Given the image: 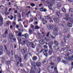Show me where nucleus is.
I'll return each instance as SVG.
<instances>
[{
	"label": "nucleus",
	"instance_id": "1",
	"mask_svg": "<svg viewBox=\"0 0 73 73\" xmlns=\"http://www.w3.org/2000/svg\"><path fill=\"white\" fill-rule=\"evenodd\" d=\"M67 40V38H66V37H64V39H62L61 40V45L63 46H66V40Z\"/></svg>",
	"mask_w": 73,
	"mask_h": 73
},
{
	"label": "nucleus",
	"instance_id": "2",
	"mask_svg": "<svg viewBox=\"0 0 73 73\" xmlns=\"http://www.w3.org/2000/svg\"><path fill=\"white\" fill-rule=\"evenodd\" d=\"M48 50V49L46 50H41L40 51L39 53H40L41 52H43L44 54V55L46 57H47L48 56V54L47 53V52Z\"/></svg>",
	"mask_w": 73,
	"mask_h": 73
},
{
	"label": "nucleus",
	"instance_id": "3",
	"mask_svg": "<svg viewBox=\"0 0 73 73\" xmlns=\"http://www.w3.org/2000/svg\"><path fill=\"white\" fill-rule=\"evenodd\" d=\"M4 46L5 50H6V52L8 54L10 55V50L9 48H7L6 45L4 44Z\"/></svg>",
	"mask_w": 73,
	"mask_h": 73
},
{
	"label": "nucleus",
	"instance_id": "4",
	"mask_svg": "<svg viewBox=\"0 0 73 73\" xmlns=\"http://www.w3.org/2000/svg\"><path fill=\"white\" fill-rule=\"evenodd\" d=\"M65 59L69 61H71L73 60V55L72 56H70L68 57H65Z\"/></svg>",
	"mask_w": 73,
	"mask_h": 73
},
{
	"label": "nucleus",
	"instance_id": "5",
	"mask_svg": "<svg viewBox=\"0 0 73 73\" xmlns=\"http://www.w3.org/2000/svg\"><path fill=\"white\" fill-rule=\"evenodd\" d=\"M36 70V68L34 66H32L31 68V70L30 71V73H35V71Z\"/></svg>",
	"mask_w": 73,
	"mask_h": 73
},
{
	"label": "nucleus",
	"instance_id": "6",
	"mask_svg": "<svg viewBox=\"0 0 73 73\" xmlns=\"http://www.w3.org/2000/svg\"><path fill=\"white\" fill-rule=\"evenodd\" d=\"M67 52L68 53V54L66 55L67 56H68L69 54H71L73 53V50H68Z\"/></svg>",
	"mask_w": 73,
	"mask_h": 73
},
{
	"label": "nucleus",
	"instance_id": "7",
	"mask_svg": "<svg viewBox=\"0 0 73 73\" xmlns=\"http://www.w3.org/2000/svg\"><path fill=\"white\" fill-rule=\"evenodd\" d=\"M57 15L58 17V18H60L62 17V13H61L60 12H56Z\"/></svg>",
	"mask_w": 73,
	"mask_h": 73
},
{
	"label": "nucleus",
	"instance_id": "8",
	"mask_svg": "<svg viewBox=\"0 0 73 73\" xmlns=\"http://www.w3.org/2000/svg\"><path fill=\"white\" fill-rule=\"evenodd\" d=\"M29 45H30L31 46V47L33 48H35V46H34V44L32 42H29Z\"/></svg>",
	"mask_w": 73,
	"mask_h": 73
},
{
	"label": "nucleus",
	"instance_id": "9",
	"mask_svg": "<svg viewBox=\"0 0 73 73\" xmlns=\"http://www.w3.org/2000/svg\"><path fill=\"white\" fill-rule=\"evenodd\" d=\"M65 50V49L63 48H61V50H60V53L61 54H63L64 53V51Z\"/></svg>",
	"mask_w": 73,
	"mask_h": 73
},
{
	"label": "nucleus",
	"instance_id": "10",
	"mask_svg": "<svg viewBox=\"0 0 73 73\" xmlns=\"http://www.w3.org/2000/svg\"><path fill=\"white\" fill-rule=\"evenodd\" d=\"M21 52H22L23 53H25L27 52V48H25L23 49H22L21 50Z\"/></svg>",
	"mask_w": 73,
	"mask_h": 73
},
{
	"label": "nucleus",
	"instance_id": "11",
	"mask_svg": "<svg viewBox=\"0 0 73 73\" xmlns=\"http://www.w3.org/2000/svg\"><path fill=\"white\" fill-rule=\"evenodd\" d=\"M42 65V64L40 62H37L36 64V65L37 66V67L39 68L40 67V66Z\"/></svg>",
	"mask_w": 73,
	"mask_h": 73
},
{
	"label": "nucleus",
	"instance_id": "12",
	"mask_svg": "<svg viewBox=\"0 0 73 73\" xmlns=\"http://www.w3.org/2000/svg\"><path fill=\"white\" fill-rule=\"evenodd\" d=\"M53 20H54L55 23H58V18H54L53 19Z\"/></svg>",
	"mask_w": 73,
	"mask_h": 73
},
{
	"label": "nucleus",
	"instance_id": "13",
	"mask_svg": "<svg viewBox=\"0 0 73 73\" xmlns=\"http://www.w3.org/2000/svg\"><path fill=\"white\" fill-rule=\"evenodd\" d=\"M44 41V40L42 39L41 40H40V44L41 45H43L44 44V42H43Z\"/></svg>",
	"mask_w": 73,
	"mask_h": 73
},
{
	"label": "nucleus",
	"instance_id": "14",
	"mask_svg": "<svg viewBox=\"0 0 73 73\" xmlns=\"http://www.w3.org/2000/svg\"><path fill=\"white\" fill-rule=\"evenodd\" d=\"M67 24L68 26L70 27H72V24L69 22H68L67 23Z\"/></svg>",
	"mask_w": 73,
	"mask_h": 73
},
{
	"label": "nucleus",
	"instance_id": "15",
	"mask_svg": "<svg viewBox=\"0 0 73 73\" xmlns=\"http://www.w3.org/2000/svg\"><path fill=\"white\" fill-rule=\"evenodd\" d=\"M9 36L10 40H11L12 39V38L14 37L13 35L11 33L10 34Z\"/></svg>",
	"mask_w": 73,
	"mask_h": 73
},
{
	"label": "nucleus",
	"instance_id": "16",
	"mask_svg": "<svg viewBox=\"0 0 73 73\" xmlns=\"http://www.w3.org/2000/svg\"><path fill=\"white\" fill-rule=\"evenodd\" d=\"M15 59L16 60H19V58H20L19 56H18V55H16L15 56Z\"/></svg>",
	"mask_w": 73,
	"mask_h": 73
},
{
	"label": "nucleus",
	"instance_id": "17",
	"mask_svg": "<svg viewBox=\"0 0 73 73\" xmlns=\"http://www.w3.org/2000/svg\"><path fill=\"white\" fill-rule=\"evenodd\" d=\"M31 64L32 65L34 66H33V67H35L36 66L35 65H36V63L35 62H31Z\"/></svg>",
	"mask_w": 73,
	"mask_h": 73
},
{
	"label": "nucleus",
	"instance_id": "18",
	"mask_svg": "<svg viewBox=\"0 0 73 73\" xmlns=\"http://www.w3.org/2000/svg\"><path fill=\"white\" fill-rule=\"evenodd\" d=\"M53 32H58V29L57 27H55L53 30Z\"/></svg>",
	"mask_w": 73,
	"mask_h": 73
},
{
	"label": "nucleus",
	"instance_id": "19",
	"mask_svg": "<svg viewBox=\"0 0 73 73\" xmlns=\"http://www.w3.org/2000/svg\"><path fill=\"white\" fill-rule=\"evenodd\" d=\"M57 7L58 8H60L61 6H62V4L61 3H58L57 4Z\"/></svg>",
	"mask_w": 73,
	"mask_h": 73
},
{
	"label": "nucleus",
	"instance_id": "20",
	"mask_svg": "<svg viewBox=\"0 0 73 73\" xmlns=\"http://www.w3.org/2000/svg\"><path fill=\"white\" fill-rule=\"evenodd\" d=\"M63 47H64V49H65V50L68 49L69 48H70V47H67V46L66 45Z\"/></svg>",
	"mask_w": 73,
	"mask_h": 73
},
{
	"label": "nucleus",
	"instance_id": "21",
	"mask_svg": "<svg viewBox=\"0 0 73 73\" xmlns=\"http://www.w3.org/2000/svg\"><path fill=\"white\" fill-rule=\"evenodd\" d=\"M22 36H23L24 37H25V38H27L28 36V34L26 33L25 34V35H22Z\"/></svg>",
	"mask_w": 73,
	"mask_h": 73
},
{
	"label": "nucleus",
	"instance_id": "22",
	"mask_svg": "<svg viewBox=\"0 0 73 73\" xmlns=\"http://www.w3.org/2000/svg\"><path fill=\"white\" fill-rule=\"evenodd\" d=\"M54 44L56 45H58V43L57 41L56 40H54Z\"/></svg>",
	"mask_w": 73,
	"mask_h": 73
},
{
	"label": "nucleus",
	"instance_id": "23",
	"mask_svg": "<svg viewBox=\"0 0 73 73\" xmlns=\"http://www.w3.org/2000/svg\"><path fill=\"white\" fill-rule=\"evenodd\" d=\"M48 45L49 46V48L52 50V46L50 45V43H48Z\"/></svg>",
	"mask_w": 73,
	"mask_h": 73
},
{
	"label": "nucleus",
	"instance_id": "24",
	"mask_svg": "<svg viewBox=\"0 0 73 73\" xmlns=\"http://www.w3.org/2000/svg\"><path fill=\"white\" fill-rule=\"evenodd\" d=\"M48 52L49 53V55H50L52 54V50H48Z\"/></svg>",
	"mask_w": 73,
	"mask_h": 73
},
{
	"label": "nucleus",
	"instance_id": "25",
	"mask_svg": "<svg viewBox=\"0 0 73 73\" xmlns=\"http://www.w3.org/2000/svg\"><path fill=\"white\" fill-rule=\"evenodd\" d=\"M4 50L3 46H0V51H3Z\"/></svg>",
	"mask_w": 73,
	"mask_h": 73
},
{
	"label": "nucleus",
	"instance_id": "26",
	"mask_svg": "<svg viewBox=\"0 0 73 73\" xmlns=\"http://www.w3.org/2000/svg\"><path fill=\"white\" fill-rule=\"evenodd\" d=\"M37 59V57L36 56H34L33 57V61H35Z\"/></svg>",
	"mask_w": 73,
	"mask_h": 73
},
{
	"label": "nucleus",
	"instance_id": "27",
	"mask_svg": "<svg viewBox=\"0 0 73 73\" xmlns=\"http://www.w3.org/2000/svg\"><path fill=\"white\" fill-rule=\"evenodd\" d=\"M67 31L68 29L66 28L65 29L63 30V32L64 33H65L67 32Z\"/></svg>",
	"mask_w": 73,
	"mask_h": 73
},
{
	"label": "nucleus",
	"instance_id": "28",
	"mask_svg": "<svg viewBox=\"0 0 73 73\" xmlns=\"http://www.w3.org/2000/svg\"><path fill=\"white\" fill-rule=\"evenodd\" d=\"M55 49L57 50H59V48L58 46H55Z\"/></svg>",
	"mask_w": 73,
	"mask_h": 73
},
{
	"label": "nucleus",
	"instance_id": "29",
	"mask_svg": "<svg viewBox=\"0 0 73 73\" xmlns=\"http://www.w3.org/2000/svg\"><path fill=\"white\" fill-rule=\"evenodd\" d=\"M52 5H53V4L50 3V5L48 6L49 9H50L51 10L52 9Z\"/></svg>",
	"mask_w": 73,
	"mask_h": 73
},
{
	"label": "nucleus",
	"instance_id": "30",
	"mask_svg": "<svg viewBox=\"0 0 73 73\" xmlns=\"http://www.w3.org/2000/svg\"><path fill=\"white\" fill-rule=\"evenodd\" d=\"M57 61L58 62H60L61 61V59L60 58H57Z\"/></svg>",
	"mask_w": 73,
	"mask_h": 73
},
{
	"label": "nucleus",
	"instance_id": "31",
	"mask_svg": "<svg viewBox=\"0 0 73 73\" xmlns=\"http://www.w3.org/2000/svg\"><path fill=\"white\" fill-rule=\"evenodd\" d=\"M62 62L63 63H64L65 64H66L67 63V61L66 60H62Z\"/></svg>",
	"mask_w": 73,
	"mask_h": 73
},
{
	"label": "nucleus",
	"instance_id": "32",
	"mask_svg": "<svg viewBox=\"0 0 73 73\" xmlns=\"http://www.w3.org/2000/svg\"><path fill=\"white\" fill-rule=\"evenodd\" d=\"M28 56V55L27 54H25V57H24V59L26 60L27 59V57Z\"/></svg>",
	"mask_w": 73,
	"mask_h": 73
},
{
	"label": "nucleus",
	"instance_id": "33",
	"mask_svg": "<svg viewBox=\"0 0 73 73\" xmlns=\"http://www.w3.org/2000/svg\"><path fill=\"white\" fill-rule=\"evenodd\" d=\"M66 37V39H68L70 38V34H68L67 36L66 37Z\"/></svg>",
	"mask_w": 73,
	"mask_h": 73
},
{
	"label": "nucleus",
	"instance_id": "34",
	"mask_svg": "<svg viewBox=\"0 0 73 73\" xmlns=\"http://www.w3.org/2000/svg\"><path fill=\"white\" fill-rule=\"evenodd\" d=\"M19 41V42H21V38L20 37H18V38H17Z\"/></svg>",
	"mask_w": 73,
	"mask_h": 73
},
{
	"label": "nucleus",
	"instance_id": "35",
	"mask_svg": "<svg viewBox=\"0 0 73 73\" xmlns=\"http://www.w3.org/2000/svg\"><path fill=\"white\" fill-rule=\"evenodd\" d=\"M10 62L9 60H8L7 61H6V64L7 65H9L10 64Z\"/></svg>",
	"mask_w": 73,
	"mask_h": 73
},
{
	"label": "nucleus",
	"instance_id": "36",
	"mask_svg": "<svg viewBox=\"0 0 73 73\" xmlns=\"http://www.w3.org/2000/svg\"><path fill=\"white\" fill-rule=\"evenodd\" d=\"M70 17H69L68 18H65V19L66 21H69L70 20Z\"/></svg>",
	"mask_w": 73,
	"mask_h": 73
},
{
	"label": "nucleus",
	"instance_id": "37",
	"mask_svg": "<svg viewBox=\"0 0 73 73\" xmlns=\"http://www.w3.org/2000/svg\"><path fill=\"white\" fill-rule=\"evenodd\" d=\"M62 11L64 13H66V9L64 8H63L62 9Z\"/></svg>",
	"mask_w": 73,
	"mask_h": 73
},
{
	"label": "nucleus",
	"instance_id": "38",
	"mask_svg": "<svg viewBox=\"0 0 73 73\" xmlns=\"http://www.w3.org/2000/svg\"><path fill=\"white\" fill-rule=\"evenodd\" d=\"M0 20L1 21H3V19L1 15H0Z\"/></svg>",
	"mask_w": 73,
	"mask_h": 73
},
{
	"label": "nucleus",
	"instance_id": "39",
	"mask_svg": "<svg viewBox=\"0 0 73 73\" xmlns=\"http://www.w3.org/2000/svg\"><path fill=\"white\" fill-rule=\"evenodd\" d=\"M7 35L6 34H3V37L4 38H5L7 37Z\"/></svg>",
	"mask_w": 73,
	"mask_h": 73
},
{
	"label": "nucleus",
	"instance_id": "40",
	"mask_svg": "<svg viewBox=\"0 0 73 73\" xmlns=\"http://www.w3.org/2000/svg\"><path fill=\"white\" fill-rule=\"evenodd\" d=\"M73 9H69V12L70 13H73Z\"/></svg>",
	"mask_w": 73,
	"mask_h": 73
},
{
	"label": "nucleus",
	"instance_id": "41",
	"mask_svg": "<svg viewBox=\"0 0 73 73\" xmlns=\"http://www.w3.org/2000/svg\"><path fill=\"white\" fill-rule=\"evenodd\" d=\"M40 28V27L39 26H38V25H37L35 27V29H38Z\"/></svg>",
	"mask_w": 73,
	"mask_h": 73
},
{
	"label": "nucleus",
	"instance_id": "42",
	"mask_svg": "<svg viewBox=\"0 0 73 73\" xmlns=\"http://www.w3.org/2000/svg\"><path fill=\"white\" fill-rule=\"evenodd\" d=\"M54 71L56 72V73H58V71L57 70V68H54Z\"/></svg>",
	"mask_w": 73,
	"mask_h": 73
},
{
	"label": "nucleus",
	"instance_id": "43",
	"mask_svg": "<svg viewBox=\"0 0 73 73\" xmlns=\"http://www.w3.org/2000/svg\"><path fill=\"white\" fill-rule=\"evenodd\" d=\"M43 47L45 49H46L48 48V47H47V46H46V45H43Z\"/></svg>",
	"mask_w": 73,
	"mask_h": 73
},
{
	"label": "nucleus",
	"instance_id": "44",
	"mask_svg": "<svg viewBox=\"0 0 73 73\" xmlns=\"http://www.w3.org/2000/svg\"><path fill=\"white\" fill-rule=\"evenodd\" d=\"M69 21H70L73 24V20L72 19H71V18L70 19Z\"/></svg>",
	"mask_w": 73,
	"mask_h": 73
},
{
	"label": "nucleus",
	"instance_id": "45",
	"mask_svg": "<svg viewBox=\"0 0 73 73\" xmlns=\"http://www.w3.org/2000/svg\"><path fill=\"white\" fill-rule=\"evenodd\" d=\"M18 36L19 37H21L22 33H19L18 34Z\"/></svg>",
	"mask_w": 73,
	"mask_h": 73
},
{
	"label": "nucleus",
	"instance_id": "46",
	"mask_svg": "<svg viewBox=\"0 0 73 73\" xmlns=\"http://www.w3.org/2000/svg\"><path fill=\"white\" fill-rule=\"evenodd\" d=\"M47 28L49 30H51V27L50 25H48Z\"/></svg>",
	"mask_w": 73,
	"mask_h": 73
},
{
	"label": "nucleus",
	"instance_id": "47",
	"mask_svg": "<svg viewBox=\"0 0 73 73\" xmlns=\"http://www.w3.org/2000/svg\"><path fill=\"white\" fill-rule=\"evenodd\" d=\"M31 5L32 7H34L35 6V4L33 3H31Z\"/></svg>",
	"mask_w": 73,
	"mask_h": 73
},
{
	"label": "nucleus",
	"instance_id": "48",
	"mask_svg": "<svg viewBox=\"0 0 73 73\" xmlns=\"http://www.w3.org/2000/svg\"><path fill=\"white\" fill-rule=\"evenodd\" d=\"M46 11H47V10H46V9H44L43 10L41 11H44V12H46Z\"/></svg>",
	"mask_w": 73,
	"mask_h": 73
},
{
	"label": "nucleus",
	"instance_id": "49",
	"mask_svg": "<svg viewBox=\"0 0 73 73\" xmlns=\"http://www.w3.org/2000/svg\"><path fill=\"white\" fill-rule=\"evenodd\" d=\"M50 44L51 45H52L53 44H54V42L52 41H51L50 42Z\"/></svg>",
	"mask_w": 73,
	"mask_h": 73
},
{
	"label": "nucleus",
	"instance_id": "50",
	"mask_svg": "<svg viewBox=\"0 0 73 73\" xmlns=\"http://www.w3.org/2000/svg\"><path fill=\"white\" fill-rule=\"evenodd\" d=\"M7 33H8V31L7 30L5 32V33H4V34H7Z\"/></svg>",
	"mask_w": 73,
	"mask_h": 73
},
{
	"label": "nucleus",
	"instance_id": "51",
	"mask_svg": "<svg viewBox=\"0 0 73 73\" xmlns=\"http://www.w3.org/2000/svg\"><path fill=\"white\" fill-rule=\"evenodd\" d=\"M19 61L20 62H22V58L21 57H20L19 60Z\"/></svg>",
	"mask_w": 73,
	"mask_h": 73
},
{
	"label": "nucleus",
	"instance_id": "52",
	"mask_svg": "<svg viewBox=\"0 0 73 73\" xmlns=\"http://www.w3.org/2000/svg\"><path fill=\"white\" fill-rule=\"evenodd\" d=\"M5 60V58H3V57H2V62H4Z\"/></svg>",
	"mask_w": 73,
	"mask_h": 73
},
{
	"label": "nucleus",
	"instance_id": "53",
	"mask_svg": "<svg viewBox=\"0 0 73 73\" xmlns=\"http://www.w3.org/2000/svg\"><path fill=\"white\" fill-rule=\"evenodd\" d=\"M3 21H0V26H1L2 25H3Z\"/></svg>",
	"mask_w": 73,
	"mask_h": 73
},
{
	"label": "nucleus",
	"instance_id": "54",
	"mask_svg": "<svg viewBox=\"0 0 73 73\" xmlns=\"http://www.w3.org/2000/svg\"><path fill=\"white\" fill-rule=\"evenodd\" d=\"M11 17L10 18V19L12 20L14 18V17L12 15H11Z\"/></svg>",
	"mask_w": 73,
	"mask_h": 73
},
{
	"label": "nucleus",
	"instance_id": "55",
	"mask_svg": "<svg viewBox=\"0 0 73 73\" xmlns=\"http://www.w3.org/2000/svg\"><path fill=\"white\" fill-rule=\"evenodd\" d=\"M3 52V51H0V56L3 54V52Z\"/></svg>",
	"mask_w": 73,
	"mask_h": 73
},
{
	"label": "nucleus",
	"instance_id": "56",
	"mask_svg": "<svg viewBox=\"0 0 73 73\" xmlns=\"http://www.w3.org/2000/svg\"><path fill=\"white\" fill-rule=\"evenodd\" d=\"M49 33H50V32H48V34L46 35V36L48 37H49Z\"/></svg>",
	"mask_w": 73,
	"mask_h": 73
},
{
	"label": "nucleus",
	"instance_id": "57",
	"mask_svg": "<svg viewBox=\"0 0 73 73\" xmlns=\"http://www.w3.org/2000/svg\"><path fill=\"white\" fill-rule=\"evenodd\" d=\"M68 1L71 3H73V0H68Z\"/></svg>",
	"mask_w": 73,
	"mask_h": 73
},
{
	"label": "nucleus",
	"instance_id": "58",
	"mask_svg": "<svg viewBox=\"0 0 73 73\" xmlns=\"http://www.w3.org/2000/svg\"><path fill=\"white\" fill-rule=\"evenodd\" d=\"M42 62L43 64H44L46 62V60H44V61H42Z\"/></svg>",
	"mask_w": 73,
	"mask_h": 73
},
{
	"label": "nucleus",
	"instance_id": "59",
	"mask_svg": "<svg viewBox=\"0 0 73 73\" xmlns=\"http://www.w3.org/2000/svg\"><path fill=\"white\" fill-rule=\"evenodd\" d=\"M18 15H19V18L20 19L21 18V14L20 13Z\"/></svg>",
	"mask_w": 73,
	"mask_h": 73
},
{
	"label": "nucleus",
	"instance_id": "60",
	"mask_svg": "<svg viewBox=\"0 0 73 73\" xmlns=\"http://www.w3.org/2000/svg\"><path fill=\"white\" fill-rule=\"evenodd\" d=\"M36 50L37 52H39V49L38 48H36Z\"/></svg>",
	"mask_w": 73,
	"mask_h": 73
},
{
	"label": "nucleus",
	"instance_id": "61",
	"mask_svg": "<svg viewBox=\"0 0 73 73\" xmlns=\"http://www.w3.org/2000/svg\"><path fill=\"white\" fill-rule=\"evenodd\" d=\"M43 9V7H41L40 9V11H42Z\"/></svg>",
	"mask_w": 73,
	"mask_h": 73
},
{
	"label": "nucleus",
	"instance_id": "62",
	"mask_svg": "<svg viewBox=\"0 0 73 73\" xmlns=\"http://www.w3.org/2000/svg\"><path fill=\"white\" fill-rule=\"evenodd\" d=\"M17 17V15H14V20L15 21H16V20H15V19H16Z\"/></svg>",
	"mask_w": 73,
	"mask_h": 73
},
{
	"label": "nucleus",
	"instance_id": "63",
	"mask_svg": "<svg viewBox=\"0 0 73 73\" xmlns=\"http://www.w3.org/2000/svg\"><path fill=\"white\" fill-rule=\"evenodd\" d=\"M31 28H33V29H34V25H32Z\"/></svg>",
	"mask_w": 73,
	"mask_h": 73
},
{
	"label": "nucleus",
	"instance_id": "64",
	"mask_svg": "<svg viewBox=\"0 0 73 73\" xmlns=\"http://www.w3.org/2000/svg\"><path fill=\"white\" fill-rule=\"evenodd\" d=\"M70 16L71 17H72V19H73V14H71Z\"/></svg>",
	"mask_w": 73,
	"mask_h": 73
}]
</instances>
